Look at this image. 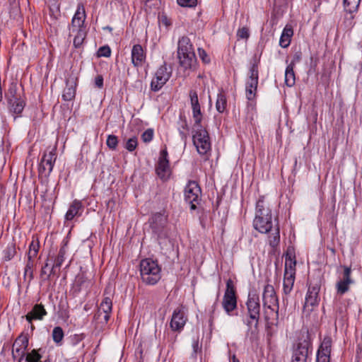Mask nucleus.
Masks as SVG:
<instances>
[{
	"mask_svg": "<svg viewBox=\"0 0 362 362\" xmlns=\"http://www.w3.org/2000/svg\"><path fill=\"white\" fill-rule=\"evenodd\" d=\"M197 129L193 135V143L198 153L201 155L206 154L211 148L209 134L206 130L197 127Z\"/></svg>",
	"mask_w": 362,
	"mask_h": 362,
	"instance_id": "obj_8",
	"label": "nucleus"
},
{
	"mask_svg": "<svg viewBox=\"0 0 362 362\" xmlns=\"http://www.w3.org/2000/svg\"><path fill=\"white\" fill-rule=\"evenodd\" d=\"M177 59L184 71H193L197 66V57L194 47L187 36H182L177 42Z\"/></svg>",
	"mask_w": 362,
	"mask_h": 362,
	"instance_id": "obj_1",
	"label": "nucleus"
},
{
	"mask_svg": "<svg viewBox=\"0 0 362 362\" xmlns=\"http://www.w3.org/2000/svg\"><path fill=\"white\" fill-rule=\"evenodd\" d=\"M25 356V362H38L41 358L39 353L33 349L31 352L28 353Z\"/></svg>",
	"mask_w": 362,
	"mask_h": 362,
	"instance_id": "obj_38",
	"label": "nucleus"
},
{
	"mask_svg": "<svg viewBox=\"0 0 362 362\" xmlns=\"http://www.w3.org/2000/svg\"><path fill=\"white\" fill-rule=\"evenodd\" d=\"M230 362H240L239 360L235 357V355L233 356Z\"/></svg>",
	"mask_w": 362,
	"mask_h": 362,
	"instance_id": "obj_56",
	"label": "nucleus"
},
{
	"mask_svg": "<svg viewBox=\"0 0 362 362\" xmlns=\"http://www.w3.org/2000/svg\"><path fill=\"white\" fill-rule=\"evenodd\" d=\"M351 268L348 267H344L343 279L337 283L336 288L337 293L343 295L346 293L349 289V285L354 283L351 278Z\"/></svg>",
	"mask_w": 362,
	"mask_h": 362,
	"instance_id": "obj_18",
	"label": "nucleus"
},
{
	"mask_svg": "<svg viewBox=\"0 0 362 362\" xmlns=\"http://www.w3.org/2000/svg\"><path fill=\"white\" fill-rule=\"evenodd\" d=\"M10 110L16 114H21L24 109L25 102L18 97L8 99Z\"/></svg>",
	"mask_w": 362,
	"mask_h": 362,
	"instance_id": "obj_29",
	"label": "nucleus"
},
{
	"mask_svg": "<svg viewBox=\"0 0 362 362\" xmlns=\"http://www.w3.org/2000/svg\"><path fill=\"white\" fill-rule=\"evenodd\" d=\"M146 59V54L140 45H134L132 49V62L135 67L141 66Z\"/></svg>",
	"mask_w": 362,
	"mask_h": 362,
	"instance_id": "obj_23",
	"label": "nucleus"
},
{
	"mask_svg": "<svg viewBox=\"0 0 362 362\" xmlns=\"http://www.w3.org/2000/svg\"><path fill=\"white\" fill-rule=\"evenodd\" d=\"M160 21L162 23L164 24L165 26H169L171 24L170 21L165 15H163L161 16Z\"/></svg>",
	"mask_w": 362,
	"mask_h": 362,
	"instance_id": "obj_52",
	"label": "nucleus"
},
{
	"mask_svg": "<svg viewBox=\"0 0 362 362\" xmlns=\"http://www.w3.org/2000/svg\"><path fill=\"white\" fill-rule=\"evenodd\" d=\"M285 257L284 274L296 275V258L293 250H287Z\"/></svg>",
	"mask_w": 362,
	"mask_h": 362,
	"instance_id": "obj_22",
	"label": "nucleus"
},
{
	"mask_svg": "<svg viewBox=\"0 0 362 362\" xmlns=\"http://www.w3.org/2000/svg\"><path fill=\"white\" fill-rule=\"evenodd\" d=\"M138 145L137 139L136 136H133L129 139L124 145V148L129 151L132 152L136 149Z\"/></svg>",
	"mask_w": 362,
	"mask_h": 362,
	"instance_id": "obj_40",
	"label": "nucleus"
},
{
	"mask_svg": "<svg viewBox=\"0 0 362 362\" xmlns=\"http://www.w3.org/2000/svg\"><path fill=\"white\" fill-rule=\"evenodd\" d=\"M38 250H28V262H30L31 260V258L36 256Z\"/></svg>",
	"mask_w": 362,
	"mask_h": 362,
	"instance_id": "obj_54",
	"label": "nucleus"
},
{
	"mask_svg": "<svg viewBox=\"0 0 362 362\" xmlns=\"http://www.w3.org/2000/svg\"><path fill=\"white\" fill-rule=\"evenodd\" d=\"M248 78L250 79H258L259 71H258V61L256 58H253L251 61V66L249 70Z\"/></svg>",
	"mask_w": 362,
	"mask_h": 362,
	"instance_id": "obj_35",
	"label": "nucleus"
},
{
	"mask_svg": "<svg viewBox=\"0 0 362 362\" xmlns=\"http://www.w3.org/2000/svg\"><path fill=\"white\" fill-rule=\"evenodd\" d=\"M332 340L329 336H325L317 353L316 362H329Z\"/></svg>",
	"mask_w": 362,
	"mask_h": 362,
	"instance_id": "obj_11",
	"label": "nucleus"
},
{
	"mask_svg": "<svg viewBox=\"0 0 362 362\" xmlns=\"http://www.w3.org/2000/svg\"><path fill=\"white\" fill-rule=\"evenodd\" d=\"M16 87H11L9 88V93H8V99L9 98H13V97H17L16 95Z\"/></svg>",
	"mask_w": 362,
	"mask_h": 362,
	"instance_id": "obj_53",
	"label": "nucleus"
},
{
	"mask_svg": "<svg viewBox=\"0 0 362 362\" xmlns=\"http://www.w3.org/2000/svg\"><path fill=\"white\" fill-rule=\"evenodd\" d=\"M187 320L184 308L177 307L173 313L170 327L174 332H180L185 327Z\"/></svg>",
	"mask_w": 362,
	"mask_h": 362,
	"instance_id": "obj_10",
	"label": "nucleus"
},
{
	"mask_svg": "<svg viewBox=\"0 0 362 362\" xmlns=\"http://www.w3.org/2000/svg\"><path fill=\"white\" fill-rule=\"evenodd\" d=\"M222 305L228 315H232L231 313L237 308L235 288L230 279H228L226 282V289L223 296Z\"/></svg>",
	"mask_w": 362,
	"mask_h": 362,
	"instance_id": "obj_5",
	"label": "nucleus"
},
{
	"mask_svg": "<svg viewBox=\"0 0 362 362\" xmlns=\"http://www.w3.org/2000/svg\"><path fill=\"white\" fill-rule=\"evenodd\" d=\"M192 349H193V357L196 358V355L198 352H201L202 346L199 345V339L197 338L193 340L192 342Z\"/></svg>",
	"mask_w": 362,
	"mask_h": 362,
	"instance_id": "obj_48",
	"label": "nucleus"
},
{
	"mask_svg": "<svg viewBox=\"0 0 362 362\" xmlns=\"http://www.w3.org/2000/svg\"><path fill=\"white\" fill-rule=\"evenodd\" d=\"M111 54V49L108 46H103L98 51V57H108Z\"/></svg>",
	"mask_w": 362,
	"mask_h": 362,
	"instance_id": "obj_46",
	"label": "nucleus"
},
{
	"mask_svg": "<svg viewBox=\"0 0 362 362\" xmlns=\"http://www.w3.org/2000/svg\"><path fill=\"white\" fill-rule=\"evenodd\" d=\"M95 85L98 88L103 87V77L101 75H98L95 78Z\"/></svg>",
	"mask_w": 362,
	"mask_h": 362,
	"instance_id": "obj_51",
	"label": "nucleus"
},
{
	"mask_svg": "<svg viewBox=\"0 0 362 362\" xmlns=\"http://www.w3.org/2000/svg\"><path fill=\"white\" fill-rule=\"evenodd\" d=\"M64 260V251L60 250L57 255V258L54 259V263L53 267H59L62 264Z\"/></svg>",
	"mask_w": 362,
	"mask_h": 362,
	"instance_id": "obj_47",
	"label": "nucleus"
},
{
	"mask_svg": "<svg viewBox=\"0 0 362 362\" xmlns=\"http://www.w3.org/2000/svg\"><path fill=\"white\" fill-rule=\"evenodd\" d=\"M253 226L261 233H267L273 229L272 210L264 197L257 202Z\"/></svg>",
	"mask_w": 362,
	"mask_h": 362,
	"instance_id": "obj_2",
	"label": "nucleus"
},
{
	"mask_svg": "<svg viewBox=\"0 0 362 362\" xmlns=\"http://www.w3.org/2000/svg\"><path fill=\"white\" fill-rule=\"evenodd\" d=\"M190 103L192 110V117L194 119L195 127H201V122L202 119V113L199 103L198 95L196 90H191L189 93Z\"/></svg>",
	"mask_w": 362,
	"mask_h": 362,
	"instance_id": "obj_13",
	"label": "nucleus"
},
{
	"mask_svg": "<svg viewBox=\"0 0 362 362\" xmlns=\"http://www.w3.org/2000/svg\"><path fill=\"white\" fill-rule=\"evenodd\" d=\"M106 144L109 148L115 150L118 144V139L116 136L110 134L107 136Z\"/></svg>",
	"mask_w": 362,
	"mask_h": 362,
	"instance_id": "obj_39",
	"label": "nucleus"
},
{
	"mask_svg": "<svg viewBox=\"0 0 362 362\" xmlns=\"http://www.w3.org/2000/svg\"><path fill=\"white\" fill-rule=\"evenodd\" d=\"M153 137V131L151 129H148L141 135V139L144 142H150Z\"/></svg>",
	"mask_w": 362,
	"mask_h": 362,
	"instance_id": "obj_45",
	"label": "nucleus"
},
{
	"mask_svg": "<svg viewBox=\"0 0 362 362\" xmlns=\"http://www.w3.org/2000/svg\"><path fill=\"white\" fill-rule=\"evenodd\" d=\"M28 346V339L25 336H19L14 341L12 348V356L14 359L19 358L22 362L25 355V351Z\"/></svg>",
	"mask_w": 362,
	"mask_h": 362,
	"instance_id": "obj_12",
	"label": "nucleus"
},
{
	"mask_svg": "<svg viewBox=\"0 0 362 362\" xmlns=\"http://www.w3.org/2000/svg\"><path fill=\"white\" fill-rule=\"evenodd\" d=\"M8 255L5 257L6 260L11 259V257L14 256L16 253L15 250H8Z\"/></svg>",
	"mask_w": 362,
	"mask_h": 362,
	"instance_id": "obj_55",
	"label": "nucleus"
},
{
	"mask_svg": "<svg viewBox=\"0 0 362 362\" xmlns=\"http://www.w3.org/2000/svg\"><path fill=\"white\" fill-rule=\"evenodd\" d=\"M150 226L153 233L160 234L167 223V216L163 213H156L149 219Z\"/></svg>",
	"mask_w": 362,
	"mask_h": 362,
	"instance_id": "obj_16",
	"label": "nucleus"
},
{
	"mask_svg": "<svg viewBox=\"0 0 362 362\" xmlns=\"http://www.w3.org/2000/svg\"><path fill=\"white\" fill-rule=\"evenodd\" d=\"M140 274L144 284L155 285L160 279V268L157 262L147 258L140 263Z\"/></svg>",
	"mask_w": 362,
	"mask_h": 362,
	"instance_id": "obj_3",
	"label": "nucleus"
},
{
	"mask_svg": "<svg viewBox=\"0 0 362 362\" xmlns=\"http://www.w3.org/2000/svg\"><path fill=\"white\" fill-rule=\"evenodd\" d=\"M320 286L318 284L310 285L305 297V306H315L318 304Z\"/></svg>",
	"mask_w": 362,
	"mask_h": 362,
	"instance_id": "obj_19",
	"label": "nucleus"
},
{
	"mask_svg": "<svg viewBox=\"0 0 362 362\" xmlns=\"http://www.w3.org/2000/svg\"><path fill=\"white\" fill-rule=\"evenodd\" d=\"M344 8L349 13L356 11L361 3V0H343Z\"/></svg>",
	"mask_w": 362,
	"mask_h": 362,
	"instance_id": "obj_33",
	"label": "nucleus"
},
{
	"mask_svg": "<svg viewBox=\"0 0 362 362\" xmlns=\"http://www.w3.org/2000/svg\"><path fill=\"white\" fill-rule=\"evenodd\" d=\"M296 275L284 274L283 291L285 295H288L293 290Z\"/></svg>",
	"mask_w": 362,
	"mask_h": 362,
	"instance_id": "obj_31",
	"label": "nucleus"
},
{
	"mask_svg": "<svg viewBox=\"0 0 362 362\" xmlns=\"http://www.w3.org/2000/svg\"><path fill=\"white\" fill-rule=\"evenodd\" d=\"M33 245V243H32L31 245L29 246V249H31V247Z\"/></svg>",
	"mask_w": 362,
	"mask_h": 362,
	"instance_id": "obj_57",
	"label": "nucleus"
},
{
	"mask_svg": "<svg viewBox=\"0 0 362 362\" xmlns=\"http://www.w3.org/2000/svg\"><path fill=\"white\" fill-rule=\"evenodd\" d=\"M274 233H272L268 238L269 244L272 247H276L278 246L280 241L279 229L276 226L274 228Z\"/></svg>",
	"mask_w": 362,
	"mask_h": 362,
	"instance_id": "obj_34",
	"label": "nucleus"
},
{
	"mask_svg": "<svg viewBox=\"0 0 362 362\" xmlns=\"http://www.w3.org/2000/svg\"><path fill=\"white\" fill-rule=\"evenodd\" d=\"M112 299L108 296L104 297V298L103 299V300L100 305L98 315V317H100L103 313L104 322L105 323H107L110 319V315L112 312Z\"/></svg>",
	"mask_w": 362,
	"mask_h": 362,
	"instance_id": "obj_25",
	"label": "nucleus"
},
{
	"mask_svg": "<svg viewBox=\"0 0 362 362\" xmlns=\"http://www.w3.org/2000/svg\"><path fill=\"white\" fill-rule=\"evenodd\" d=\"M57 159V148H47L44 153L39 166V174L47 177L52 171Z\"/></svg>",
	"mask_w": 362,
	"mask_h": 362,
	"instance_id": "obj_6",
	"label": "nucleus"
},
{
	"mask_svg": "<svg viewBox=\"0 0 362 362\" xmlns=\"http://www.w3.org/2000/svg\"><path fill=\"white\" fill-rule=\"evenodd\" d=\"M201 192V188L195 181H189L185 187V199L190 204L191 209H197L196 204L199 200Z\"/></svg>",
	"mask_w": 362,
	"mask_h": 362,
	"instance_id": "obj_9",
	"label": "nucleus"
},
{
	"mask_svg": "<svg viewBox=\"0 0 362 362\" xmlns=\"http://www.w3.org/2000/svg\"><path fill=\"white\" fill-rule=\"evenodd\" d=\"M257 85L258 79H247L246 82V97L249 100L255 98Z\"/></svg>",
	"mask_w": 362,
	"mask_h": 362,
	"instance_id": "obj_30",
	"label": "nucleus"
},
{
	"mask_svg": "<svg viewBox=\"0 0 362 362\" xmlns=\"http://www.w3.org/2000/svg\"><path fill=\"white\" fill-rule=\"evenodd\" d=\"M86 11L83 4H78L76 11L72 18L70 28H85Z\"/></svg>",
	"mask_w": 362,
	"mask_h": 362,
	"instance_id": "obj_24",
	"label": "nucleus"
},
{
	"mask_svg": "<svg viewBox=\"0 0 362 362\" xmlns=\"http://www.w3.org/2000/svg\"><path fill=\"white\" fill-rule=\"evenodd\" d=\"M294 67L292 65H288L285 71V83L288 87H292L296 83V76Z\"/></svg>",
	"mask_w": 362,
	"mask_h": 362,
	"instance_id": "obj_32",
	"label": "nucleus"
},
{
	"mask_svg": "<svg viewBox=\"0 0 362 362\" xmlns=\"http://www.w3.org/2000/svg\"><path fill=\"white\" fill-rule=\"evenodd\" d=\"M198 53H199V57L202 59L203 62H204L206 64H208L210 62V58L209 57V56L207 55V54L204 49H203L202 48H199Z\"/></svg>",
	"mask_w": 362,
	"mask_h": 362,
	"instance_id": "obj_49",
	"label": "nucleus"
},
{
	"mask_svg": "<svg viewBox=\"0 0 362 362\" xmlns=\"http://www.w3.org/2000/svg\"><path fill=\"white\" fill-rule=\"evenodd\" d=\"M170 172L169 160L168 159V151L165 148L160 151L158 165L156 167V173L161 179H166Z\"/></svg>",
	"mask_w": 362,
	"mask_h": 362,
	"instance_id": "obj_14",
	"label": "nucleus"
},
{
	"mask_svg": "<svg viewBox=\"0 0 362 362\" xmlns=\"http://www.w3.org/2000/svg\"><path fill=\"white\" fill-rule=\"evenodd\" d=\"M293 35V30L291 26L286 25L280 37L279 45L283 48L288 47L291 43Z\"/></svg>",
	"mask_w": 362,
	"mask_h": 362,
	"instance_id": "obj_28",
	"label": "nucleus"
},
{
	"mask_svg": "<svg viewBox=\"0 0 362 362\" xmlns=\"http://www.w3.org/2000/svg\"><path fill=\"white\" fill-rule=\"evenodd\" d=\"M247 313L249 320L247 325L250 329L252 326L257 328L260 317V303L259 296L256 294H249L246 302Z\"/></svg>",
	"mask_w": 362,
	"mask_h": 362,
	"instance_id": "obj_4",
	"label": "nucleus"
},
{
	"mask_svg": "<svg viewBox=\"0 0 362 362\" xmlns=\"http://www.w3.org/2000/svg\"><path fill=\"white\" fill-rule=\"evenodd\" d=\"M52 335L53 341L55 343L59 344L62 341L64 338L63 329L60 327H55L52 330Z\"/></svg>",
	"mask_w": 362,
	"mask_h": 362,
	"instance_id": "obj_37",
	"label": "nucleus"
},
{
	"mask_svg": "<svg viewBox=\"0 0 362 362\" xmlns=\"http://www.w3.org/2000/svg\"><path fill=\"white\" fill-rule=\"evenodd\" d=\"M70 35L75 34L74 38V45L75 47H80L86 37V28H70Z\"/></svg>",
	"mask_w": 362,
	"mask_h": 362,
	"instance_id": "obj_27",
	"label": "nucleus"
},
{
	"mask_svg": "<svg viewBox=\"0 0 362 362\" xmlns=\"http://www.w3.org/2000/svg\"><path fill=\"white\" fill-rule=\"evenodd\" d=\"M75 97V90L71 87L66 88L64 90L62 98L66 101H70Z\"/></svg>",
	"mask_w": 362,
	"mask_h": 362,
	"instance_id": "obj_42",
	"label": "nucleus"
},
{
	"mask_svg": "<svg viewBox=\"0 0 362 362\" xmlns=\"http://www.w3.org/2000/svg\"><path fill=\"white\" fill-rule=\"evenodd\" d=\"M302 54L300 52H296L294 53L293 56V59L289 65H292L293 67L295 66L296 64L299 62L301 60Z\"/></svg>",
	"mask_w": 362,
	"mask_h": 362,
	"instance_id": "obj_50",
	"label": "nucleus"
},
{
	"mask_svg": "<svg viewBox=\"0 0 362 362\" xmlns=\"http://www.w3.org/2000/svg\"><path fill=\"white\" fill-rule=\"evenodd\" d=\"M264 319L268 327L277 325L279 322V304L277 306L264 308Z\"/></svg>",
	"mask_w": 362,
	"mask_h": 362,
	"instance_id": "obj_20",
	"label": "nucleus"
},
{
	"mask_svg": "<svg viewBox=\"0 0 362 362\" xmlns=\"http://www.w3.org/2000/svg\"><path fill=\"white\" fill-rule=\"evenodd\" d=\"M262 300L264 308L277 306V304H279L278 298L272 285L267 284L264 286L262 294Z\"/></svg>",
	"mask_w": 362,
	"mask_h": 362,
	"instance_id": "obj_15",
	"label": "nucleus"
},
{
	"mask_svg": "<svg viewBox=\"0 0 362 362\" xmlns=\"http://www.w3.org/2000/svg\"><path fill=\"white\" fill-rule=\"evenodd\" d=\"M172 71L168 70L166 63H164L156 70L151 82V90L154 92L160 90L170 79Z\"/></svg>",
	"mask_w": 362,
	"mask_h": 362,
	"instance_id": "obj_7",
	"label": "nucleus"
},
{
	"mask_svg": "<svg viewBox=\"0 0 362 362\" xmlns=\"http://www.w3.org/2000/svg\"><path fill=\"white\" fill-rule=\"evenodd\" d=\"M226 107V98L222 93H218L217 95L216 108L218 112H223Z\"/></svg>",
	"mask_w": 362,
	"mask_h": 362,
	"instance_id": "obj_36",
	"label": "nucleus"
},
{
	"mask_svg": "<svg viewBox=\"0 0 362 362\" xmlns=\"http://www.w3.org/2000/svg\"><path fill=\"white\" fill-rule=\"evenodd\" d=\"M309 346L310 343L306 340L299 342L293 351L292 362H306Z\"/></svg>",
	"mask_w": 362,
	"mask_h": 362,
	"instance_id": "obj_17",
	"label": "nucleus"
},
{
	"mask_svg": "<svg viewBox=\"0 0 362 362\" xmlns=\"http://www.w3.org/2000/svg\"><path fill=\"white\" fill-rule=\"evenodd\" d=\"M47 315V311L42 304H36L33 306L32 310L29 312L25 318L27 321L31 322L33 320H41Z\"/></svg>",
	"mask_w": 362,
	"mask_h": 362,
	"instance_id": "obj_26",
	"label": "nucleus"
},
{
	"mask_svg": "<svg viewBox=\"0 0 362 362\" xmlns=\"http://www.w3.org/2000/svg\"><path fill=\"white\" fill-rule=\"evenodd\" d=\"M237 37L239 39H248L250 37L249 29L246 27L239 28L237 31Z\"/></svg>",
	"mask_w": 362,
	"mask_h": 362,
	"instance_id": "obj_44",
	"label": "nucleus"
},
{
	"mask_svg": "<svg viewBox=\"0 0 362 362\" xmlns=\"http://www.w3.org/2000/svg\"><path fill=\"white\" fill-rule=\"evenodd\" d=\"M177 2L182 7L192 8L197 6V0H177Z\"/></svg>",
	"mask_w": 362,
	"mask_h": 362,
	"instance_id": "obj_43",
	"label": "nucleus"
},
{
	"mask_svg": "<svg viewBox=\"0 0 362 362\" xmlns=\"http://www.w3.org/2000/svg\"><path fill=\"white\" fill-rule=\"evenodd\" d=\"M181 119V125L179 128L180 134L181 136V138L182 139H185L188 134V126L187 122L186 119H182V117H180Z\"/></svg>",
	"mask_w": 362,
	"mask_h": 362,
	"instance_id": "obj_41",
	"label": "nucleus"
},
{
	"mask_svg": "<svg viewBox=\"0 0 362 362\" xmlns=\"http://www.w3.org/2000/svg\"><path fill=\"white\" fill-rule=\"evenodd\" d=\"M83 211L82 202L78 199H74L69 205L68 211L65 214L66 221H71L75 217L80 216Z\"/></svg>",
	"mask_w": 362,
	"mask_h": 362,
	"instance_id": "obj_21",
	"label": "nucleus"
}]
</instances>
